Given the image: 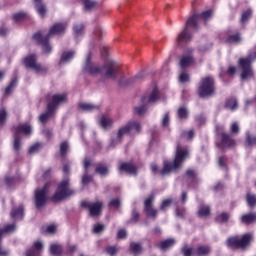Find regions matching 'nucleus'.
Here are the masks:
<instances>
[{
  "label": "nucleus",
  "mask_w": 256,
  "mask_h": 256,
  "mask_svg": "<svg viewBox=\"0 0 256 256\" xmlns=\"http://www.w3.org/2000/svg\"><path fill=\"white\" fill-rule=\"evenodd\" d=\"M213 17V10H206L200 14H194L188 18L185 23L183 30L178 34L176 38V44L178 47L181 45H185V43H190L193 39V33L191 29L194 31H199V19H203V21H209Z\"/></svg>",
  "instance_id": "nucleus-1"
},
{
  "label": "nucleus",
  "mask_w": 256,
  "mask_h": 256,
  "mask_svg": "<svg viewBox=\"0 0 256 256\" xmlns=\"http://www.w3.org/2000/svg\"><path fill=\"white\" fill-rule=\"evenodd\" d=\"M187 159H189V150L178 145L173 162L168 160L163 161V168L159 170L161 177H167V175H171V173H175V171L181 169Z\"/></svg>",
  "instance_id": "nucleus-2"
},
{
  "label": "nucleus",
  "mask_w": 256,
  "mask_h": 256,
  "mask_svg": "<svg viewBox=\"0 0 256 256\" xmlns=\"http://www.w3.org/2000/svg\"><path fill=\"white\" fill-rule=\"evenodd\" d=\"M67 29V23H56L54 24L47 35L42 36L41 32H37L33 35L34 41H37L38 45H41L43 53H51L52 47L49 44V39L53 37V35H63L65 30Z\"/></svg>",
  "instance_id": "nucleus-3"
},
{
  "label": "nucleus",
  "mask_w": 256,
  "mask_h": 256,
  "mask_svg": "<svg viewBox=\"0 0 256 256\" xmlns=\"http://www.w3.org/2000/svg\"><path fill=\"white\" fill-rule=\"evenodd\" d=\"M73 195H75V190L69 189V178H65L58 184L57 190L51 197V200L53 203H59V201H63L64 199H67V197Z\"/></svg>",
  "instance_id": "nucleus-4"
},
{
  "label": "nucleus",
  "mask_w": 256,
  "mask_h": 256,
  "mask_svg": "<svg viewBox=\"0 0 256 256\" xmlns=\"http://www.w3.org/2000/svg\"><path fill=\"white\" fill-rule=\"evenodd\" d=\"M24 65L27 69L35 71L37 75H45L49 68L37 63V55L30 54L24 58Z\"/></svg>",
  "instance_id": "nucleus-5"
},
{
  "label": "nucleus",
  "mask_w": 256,
  "mask_h": 256,
  "mask_svg": "<svg viewBox=\"0 0 256 256\" xmlns=\"http://www.w3.org/2000/svg\"><path fill=\"white\" fill-rule=\"evenodd\" d=\"M214 83L215 80L211 76L203 78L198 88L199 97H212V95L215 93Z\"/></svg>",
  "instance_id": "nucleus-6"
},
{
  "label": "nucleus",
  "mask_w": 256,
  "mask_h": 256,
  "mask_svg": "<svg viewBox=\"0 0 256 256\" xmlns=\"http://www.w3.org/2000/svg\"><path fill=\"white\" fill-rule=\"evenodd\" d=\"M101 75L106 79H117L119 75V63L115 60H108L101 67Z\"/></svg>",
  "instance_id": "nucleus-7"
},
{
  "label": "nucleus",
  "mask_w": 256,
  "mask_h": 256,
  "mask_svg": "<svg viewBox=\"0 0 256 256\" xmlns=\"http://www.w3.org/2000/svg\"><path fill=\"white\" fill-rule=\"evenodd\" d=\"M49 187H51V183H46L42 188H38L35 190L34 201L36 209H41L47 205V195L49 194Z\"/></svg>",
  "instance_id": "nucleus-8"
},
{
  "label": "nucleus",
  "mask_w": 256,
  "mask_h": 256,
  "mask_svg": "<svg viewBox=\"0 0 256 256\" xmlns=\"http://www.w3.org/2000/svg\"><path fill=\"white\" fill-rule=\"evenodd\" d=\"M251 239H253L251 234H244L240 239L237 237L228 238L226 243L231 249H245L251 245Z\"/></svg>",
  "instance_id": "nucleus-9"
},
{
  "label": "nucleus",
  "mask_w": 256,
  "mask_h": 256,
  "mask_svg": "<svg viewBox=\"0 0 256 256\" xmlns=\"http://www.w3.org/2000/svg\"><path fill=\"white\" fill-rule=\"evenodd\" d=\"M81 207H83V209H89L91 217H99L103 209V202L98 201L95 203H91L88 201H83L81 203Z\"/></svg>",
  "instance_id": "nucleus-10"
},
{
  "label": "nucleus",
  "mask_w": 256,
  "mask_h": 256,
  "mask_svg": "<svg viewBox=\"0 0 256 256\" xmlns=\"http://www.w3.org/2000/svg\"><path fill=\"white\" fill-rule=\"evenodd\" d=\"M83 73H87L93 77H95V75H101V67L91 62V54H88L86 58L85 65L83 67Z\"/></svg>",
  "instance_id": "nucleus-11"
},
{
  "label": "nucleus",
  "mask_w": 256,
  "mask_h": 256,
  "mask_svg": "<svg viewBox=\"0 0 256 256\" xmlns=\"http://www.w3.org/2000/svg\"><path fill=\"white\" fill-rule=\"evenodd\" d=\"M161 99V96L159 94V89L156 87L152 89V91L149 94H145L141 98V103L144 105H155Z\"/></svg>",
  "instance_id": "nucleus-12"
},
{
  "label": "nucleus",
  "mask_w": 256,
  "mask_h": 256,
  "mask_svg": "<svg viewBox=\"0 0 256 256\" xmlns=\"http://www.w3.org/2000/svg\"><path fill=\"white\" fill-rule=\"evenodd\" d=\"M153 201H155V196L150 195L144 201V211L148 215V217H152L153 219H156L157 213H159V211L157 209L153 208Z\"/></svg>",
  "instance_id": "nucleus-13"
},
{
  "label": "nucleus",
  "mask_w": 256,
  "mask_h": 256,
  "mask_svg": "<svg viewBox=\"0 0 256 256\" xmlns=\"http://www.w3.org/2000/svg\"><path fill=\"white\" fill-rule=\"evenodd\" d=\"M67 101V96L65 94H54L52 96V101L48 103L47 107H49L50 110H53L54 113L57 111V107L59 105L65 103Z\"/></svg>",
  "instance_id": "nucleus-14"
},
{
  "label": "nucleus",
  "mask_w": 256,
  "mask_h": 256,
  "mask_svg": "<svg viewBox=\"0 0 256 256\" xmlns=\"http://www.w3.org/2000/svg\"><path fill=\"white\" fill-rule=\"evenodd\" d=\"M22 135H26L29 137L31 133H33V127L29 123H22L19 124L17 127H14V135H19L21 137Z\"/></svg>",
  "instance_id": "nucleus-15"
},
{
  "label": "nucleus",
  "mask_w": 256,
  "mask_h": 256,
  "mask_svg": "<svg viewBox=\"0 0 256 256\" xmlns=\"http://www.w3.org/2000/svg\"><path fill=\"white\" fill-rule=\"evenodd\" d=\"M221 138V142L217 143V147H219V149H229V147H233V145H235V140L231 138V135L222 132Z\"/></svg>",
  "instance_id": "nucleus-16"
},
{
  "label": "nucleus",
  "mask_w": 256,
  "mask_h": 256,
  "mask_svg": "<svg viewBox=\"0 0 256 256\" xmlns=\"http://www.w3.org/2000/svg\"><path fill=\"white\" fill-rule=\"evenodd\" d=\"M89 167H91V159H84V174L82 176V185H89L93 181V176L89 175Z\"/></svg>",
  "instance_id": "nucleus-17"
},
{
  "label": "nucleus",
  "mask_w": 256,
  "mask_h": 256,
  "mask_svg": "<svg viewBox=\"0 0 256 256\" xmlns=\"http://www.w3.org/2000/svg\"><path fill=\"white\" fill-rule=\"evenodd\" d=\"M78 107L85 113H93V111H99V105H95L89 102H81L78 104Z\"/></svg>",
  "instance_id": "nucleus-18"
},
{
  "label": "nucleus",
  "mask_w": 256,
  "mask_h": 256,
  "mask_svg": "<svg viewBox=\"0 0 256 256\" xmlns=\"http://www.w3.org/2000/svg\"><path fill=\"white\" fill-rule=\"evenodd\" d=\"M119 171H124L128 175H137V168L135 166H133V164H131L129 162H123L119 166Z\"/></svg>",
  "instance_id": "nucleus-19"
},
{
  "label": "nucleus",
  "mask_w": 256,
  "mask_h": 256,
  "mask_svg": "<svg viewBox=\"0 0 256 256\" xmlns=\"http://www.w3.org/2000/svg\"><path fill=\"white\" fill-rule=\"evenodd\" d=\"M195 62V58H193L191 55H185L182 56L179 62V66L181 67L182 71H185L187 67H191L193 63Z\"/></svg>",
  "instance_id": "nucleus-20"
},
{
  "label": "nucleus",
  "mask_w": 256,
  "mask_h": 256,
  "mask_svg": "<svg viewBox=\"0 0 256 256\" xmlns=\"http://www.w3.org/2000/svg\"><path fill=\"white\" fill-rule=\"evenodd\" d=\"M75 51H64L60 57L59 65H67L75 57Z\"/></svg>",
  "instance_id": "nucleus-21"
},
{
  "label": "nucleus",
  "mask_w": 256,
  "mask_h": 256,
  "mask_svg": "<svg viewBox=\"0 0 256 256\" xmlns=\"http://www.w3.org/2000/svg\"><path fill=\"white\" fill-rule=\"evenodd\" d=\"M82 4L84 6V11L87 13H91V11H95L97 7H99V3H97L95 0H81Z\"/></svg>",
  "instance_id": "nucleus-22"
},
{
  "label": "nucleus",
  "mask_w": 256,
  "mask_h": 256,
  "mask_svg": "<svg viewBox=\"0 0 256 256\" xmlns=\"http://www.w3.org/2000/svg\"><path fill=\"white\" fill-rule=\"evenodd\" d=\"M41 251H43V243L37 241L34 243L33 248L27 250L26 256H37L39 253H41Z\"/></svg>",
  "instance_id": "nucleus-23"
},
{
  "label": "nucleus",
  "mask_w": 256,
  "mask_h": 256,
  "mask_svg": "<svg viewBox=\"0 0 256 256\" xmlns=\"http://www.w3.org/2000/svg\"><path fill=\"white\" fill-rule=\"evenodd\" d=\"M25 208L21 205L18 208H13L11 211V218L15 221H21L23 219Z\"/></svg>",
  "instance_id": "nucleus-24"
},
{
  "label": "nucleus",
  "mask_w": 256,
  "mask_h": 256,
  "mask_svg": "<svg viewBox=\"0 0 256 256\" xmlns=\"http://www.w3.org/2000/svg\"><path fill=\"white\" fill-rule=\"evenodd\" d=\"M114 120L107 116H102L99 120V125L102 129L109 130L113 127Z\"/></svg>",
  "instance_id": "nucleus-25"
},
{
  "label": "nucleus",
  "mask_w": 256,
  "mask_h": 256,
  "mask_svg": "<svg viewBox=\"0 0 256 256\" xmlns=\"http://www.w3.org/2000/svg\"><path fill=\"white\" fill-rule=\"evenodd\" d=\"M256 221V212L255 213H248L241 216V223L244 225H251Z\"/></svg>",
  "instance_id": "nucleus-26"
},
{
  "label": "nucleus",
  "mask_w": 256,
  "mask_h": 256,
  "mask_svg": "<svg viewBox=\"0 0 256 256\" xmlns=\"http://www.w3.org/2000/svg\"><path fill=\"white\" fill-rule=\"evenodd\" d=\"M175 243H176L175 239L169 238V239H166V240H163L162 242H160L159 248L162 251H167V250L171 249V247H173L175 245Z\"/></svg>",
  "instance_id": "nucleus-27"
},
{
  "label": "nucleus",
  "mask_w": 256,
  "mask_h": 256,
  "mask_svg": "<svg viewBox=\"0 0 256 256\" xmlns=\"http://www.w3.org/2000/svg\"><path fill=\"white\" fill-rule=\"evenodd\" d=\"M225 109H229L230 111H237L239 105L237 104V98H229L226 100L224 105Z\"/></svg>",
  "instance_id": "nucleus-28"
},
{
  "label": "nucleus",
  "mask_w": 256,
  "mask_h": 256,
  "mask_svg": "<svg viewBox=\"0 0 256 256\" xmlns=\"http://www.w3.org/2000/svg\"><path fill=\"white\" fill-rule=\"evenodd\" d=\"M142 79H145V72H139L135 76L129 78L126 81V85H135V83H139V81H142Z\"/></svg>",
  "instance_id": "nucleus-29"
},
{
  "label": "nucleus",
  "mask_w": 256,
  "mask_h": 256,
  "mask_svg": "<svg viewBox=\"0 0 256 256\" xmlns=\"http://www.w3.org/2000/svg\"><path fill=\"white\" fill-rule=\"evenodd\" d=\"M53 115H55V111L51 110L47 106V111L45 113H43L42 115H40V117H39L40 123H47V121H49V119H51V117H53Z\"/></svg>",
  "instance_id": "nucleus-30"
},
{
  "label": "nucleus",
  "mask_w": 256,
  "mask_h": 256,
  "mask_svg": "<svg viewBox=\"0 0 256 256\" xmlns=\"http://www.w3.org/2000/svg\"><path fill=\"white\" fill-rule=\"evenodd\" d=\"M36 5V11L41 15V17H45V13H47V8L45 5L41 2V0H34Z\"/></svg>",
  "instance_id": "nucleus-31"
},
{
  "label": "nucleus",
  "mask_w": 256,
  "mask_h": 256,
  "mask_svg": "<svg viewBox=\"0 0 256 256\" xmlns=\"http://www.w3.org/2000/svg\"><path fill=\"white\" fill-rule=\"evenodd\" d=\"M209 253H211V247L209 246H198V248L196 249V255L197 256H207L209 255Z\"/></svg>",
  "instance_id": "nucleus-32"
},
{
  "label": "nucleus",
  "mask_w": 256,
  "mask_h": 256,
  "mask_svg": "<svg viewBox=\"0 0 256 256\" xmlns=\"http://www.w3.org/2000/svg\"><path fill=\"white\" fill-rule=\"evenodd\" d=\"M95 171L98 173V175H101V177H107V175H109V168L103 164H99Z\"/></svg>",
  "instance_id": "nucleus-33"
},
{
  "label": "nucleus",
  "mask_w": 256,
  "mask_h": 256,
  "mask_svg": "<svg viewBox=\"0 0 256 256\" xmlns=\"http://www.w3.org/2000/svg\"><path fill=\"white\" fill-rule=\"evenodd\" d=\"M246 202L248 207H256V195L251 192H247L246 194Z\"/></svg>",
  "instance_id": "nucleus-34"
},
{
  "label": "nucleus",
  "mask_w": 256,
  "mask_h": 256,
  "mask_svg": "<svg viewBox=\"0 0 256 256\" xmlns=\"http://www.w3.org/2000/svg\"><path fill=\"white\" fill-rule=\"evenodd\" d=\"M211 213V208L207 205H200L198 209L199 217H207Z\"/></svg>",
  "instance_id": "nucleus-35"
},
{
  "label": "nucleus",
  "mask_w": 256,
  "mask_h": 256,
  "mask_svg": "<svg viewBox=\"0 0 256 256\" xmlns=\"http://www.w3.org/2000/svg\"><path fill=\"white\" fill-rule=\"evenodd\" d=\"M121 143H123V138L121 136H118L116 134L115 137H112L109 143V149H115L116 145H121Z\"/></svg>",
  "instance_id": "nucleus-36"
},
{
  "label": "nucleus",
  "mask_w": 256,
  "mask_h": 256,
  "mask_svg": "<svg viewBox=\"0 0 256 256\" xmlns=\"http://www.w3.org/2000/svg\"><path fill=\"white\" fill-rule=\"evenodd\" d=\"M127 125H130V132L141 133V124L137 121H129Z\"/></svg>",
  "instance_id": "nucleus-37"
},
{
  "label": "nucleus",
  "mask_w": 256,
  "mask_h": 256,
  "mask_svg": "<svg viewBox=\"0 0 256 256\" xmlns=\"http://www.w3.org/2000/svg\"><path fill=\"white\" fill-rule=\"evenodd\" d=\"M128 133H131V126L126 124L118 129V132L116 135H118L123 139V137H125V135H127Z\"/></svg>",
  "instance_id": "nucleus-38"
},
{
  "label": "nucleus",
  "mask_w": 256,
  "mask_h": 256,
  "mask_svg": "<svg viewBox=\"0 0 256 256\" xmlns=\"http://www.w3.org/2000/svg\"><path fill=\"white\" fill-rule=\"evenodd\" d=\"M85 29V25L83 24H75L73 26L74 36L77 38L81 37L83 35V31Z\"/></svg>",
  "instance_id": "nucleus-39"
},
{
  "label": "nucleus",
  "mask_w": 256,
  "mask_h": 256,
  "mask_svg": "<svg viewBox=\"0 0 256 256\" xmlns=\"http://www.w3.org/2000/svg\"><path fill=\"white\" fill-rule=\"evenodd\" d=\"M13 137H14V143H13L14 151H21V147L23 145V143L21 142V136L17 134H13Z\"/></svg>",
  "instance_id": "nucleus-40"
},
{
  "label": "nucleus",
  "mask_w": 256,
  "mask_h": 256,
  "mask_svg": "<svg viewBox=\"0 0 256 256\" xmlns=\"http://www.w3.org/2000/svg\"><path fill=\"white\" fill-rule=\"evenodd\" d=\"M252 16H253V10L250 9V8L247 9L246 11H244V12L242 13V16H241V23H242V24L247 23V21H249Z\"/></svg>",
  "instance_id": "nucleus-41"
},
{
  "label": "nucleus",
  "mask_w": 256,
  "mask_h": 256,
  "mask_svg": "<svg viewBox=\"0 0 256 256\" xmlns=\"http://www.w3.org/2000/svg\"><path fill=\"white\" fill-rule=\"evenodd\" d=\"M68 153H69V144L67 142H62L60 144V156L62 157V159H65Z\"/></svg>",
  "instance_id": "nucleus-42"
},
{
  "label": "nucleus",
  "mask_w": 256,
  "mask_h": 256,
  "mask_svg": "<svg viewBox=\"0 0 256 256\" xmlns=\"http://www.w3.org/2000/svg\"><path fill=\"white\" fill-rule=\"evenodd\" d=\"M61 245L58 244H51L50 245V253L54 256H59L62 253Z\"/></svg>",
  "instance_id": "nucleus-43"
},
{
  "label": "nucleus",
  "mask_w": 256,
  "mask_h": 256,
  "mask_svg": "<svg viewBox=\"0 0 256 256\" xmlns=\"http://www.w3.org/2000/svg\"><path fill=\"white\" fill-rule=\"evenodd\" d=\"M177 115L180 119H187V117H189V110L187 109V107L185 106H181L178 109Z\"/></svg>",
  "instance_id": "nucleus-44"
},
{
  "label": "nucleus",
  "mask_w": 256,
  "mask_h": 256,
  "mask_svg": "<svg viewBox=\"0 0 256 256\" xmlns=\"http://www.w3.org/2000/svg\"><path fill=\"white\" fill-rule=\"evenodd\" d=\"M17 83H18L17 78L16 77L13 78L11 80V82L9 83V85L5 89V95H9L13 91V89H15V87H17Z\"/></svg>",
  "instance_id": "nucleus-45"
},
{
  "label": "nucleus",
  "mask_w": 256,
  "mask_h": 256,
  "mask_svg": "<svg viewBox=\"0 0 256 256\" xmlns=\"http://www.w3.org/2000/svg\"><path fill=\"white\" fill-rule=\"evenodd\" d=\"M181 253H182L184 256H193V255H196V251H195L193 248H191V247H189V246H187V245H185V246H183V247L181 248Z\"/></svg>",
  "instance_id": "nucleus-46"
},
{
  "label": "nucleus",
  "mask_w": 256,
  "mask_h": 256,
  "mask_svg": "<svg viewBox=\"0 0 256 256\" xmlns=\"http://www.w3.org/2000/svg\"><path fill=\"white\" fill-rule=\"evenodd\" d=\"M136 115H139V117H143L145 113H147V104L142 103V105L137 106L135 108Z\"/></svg>",
  "instance_id": "nucleus-47"
},
{
  "label": "nucleus",
  "mask_w": 256,
  "mask_h": 256,
  "mask_svg": "<svg viewBox=\"0 0 256 256\" xmlns=\"http://www.w3.org/2000/svg\"><path fill=\"white\" fill-rule=\"evenodd\" d=\"M246 143L251 147L256 145V136L251 135V132H246Z\"/></svg>",
  "instance_id": "nucleus-48"
},
{
  "label": "nucleus",
  "mask_w": 256,
  "mask_h": 256,
  "mask_svg": "<svg viewBox=\"0 0 256 256\" xmlns=\"http://www.w3.org/2000/svg\"><path fill=\"white\" fill-rule=\"evenodd\" d=\"M169 123H171V117H169V112H166L162 118L161 126L164 129H167V127H169Z\"/></svg>",
  "instance_id": "nucleus-49"
},
{
  "label": "nucleus",
  "mask_w": 256,
  "mask_h": 256,
  "mask_svg": "<svg viewBox=\"0 0 256 256\" xmlns=\"http://www.w3.org/2000/svg\"><path fill=\"white\" fill-rule=\"evenodd\" d=\"M108 207H113L114 209H119L121 207V198H113L108 203Z\"/></svg>",
  "instance_id": "nucleus-50"
},
{
  "label": "nucleus",
  "mask_w": 256,
  "mask_h": 256,
  "mask_svg": "<svg viewBox=\"0 0 256 256\" xmlns=\"http://www.w3.org/2000/svg\"><path fill=\"white\" fill-rule=\"evenodd\" d=\"M181 137H183L184 139H187V141H192L193 137H195V131L194 130L183 131L181 134Z\"/></svg>",
  "instance_id": "nucleus-51"
},
{
  "label": "nucleus",
  "mask_w": 256,
  "mask_h": 256,
  "mask_svg": "<svg viewBox=\"0 0 256 256\" xmlns=\"http://www.w3.org/2000/svg\"><path fill=\"white\" fill-rule=\"evenodd\" d=\"M43 146L41 145V143H36L34 145H32L29 150L28 153L30 155H35V153H39V150L42 148Z\"/></svg>",
  "instance_id": "nucleus-52"
},
{
  "label": "nucleus",
  "mask_w": 256,
  "mask_h": 256,
  "mask_svg": "<svg viewBox=\"0 0 256 256\" xmlns=\"http://www.w3.org/2000/svg\"><path fill=\"white\" fill-rule=\"evenodd\" d=\"M227 42L228 43H241V35L239 34H233V35H230L228 38H227Z\"/></svg>",
  "instance_id": "nucleus-53"
},
{
  "label": "nucleus",
  "mask_w": 256,
  "mask_h": 256,
  "mask_svg": "<svg viewBox=\"0 0 256 256\" xmlns=\"http://www.w3.org/2000/svg\"><path fill=\"white\" fill-rule=\"evenodd\" d=\"M229 217V213L223 212L216 217V221H219L220 223H227L229 221Z\"/></svg>",
  "instance_id": "nucleus-54"
},
{
  "label": "nucleus",
  "mask_w": 256,
  "mask_h": 256,
  "mask_svg": "<svg viewBox=\"0 0 256 256\" xmlns=\"http://www.w3.org/2000/svg\"><path fill=\"white\" fill-rule=\"evenodd\" d=\"M130 248L132 249V251H133V253L135 255H138V253H141V250H142L141 244L140 243H136V242H132L130 244Z\"/></svg>",
  "instance_id": "nucleus-55"
},
{
  "label": "nucleus",
  "mask_w": 256,
  "mask_h": 256,
  "mask_svg": "<svg viewBox=\"0 0 256 256\" xmlns=\"http://www.w3.org/2000/svg\"><path fill=\"white\" fill-rule=\"evenodd\" d=\"M7 110L1 109L0 110V126L5 125V122L7 121Z\"/></svg>",
  "instance_id": "nucleus-56"
},
{
  "label": "nucleus",
  "mask_w": 256,
  "mask_h": 256,
  "mask_svg": "<svg viewBox=\"0 0 256 256\" xmlns=\"http://www.w3.org/2000/svg\"><path fill=\"white\" fill-rule=\"evenodd\" d=\"M171 203H173L172 199L163 200L160 205V211H167V208L170 207Z\"/></svg>",
  "instance_id": "nucleus-57"
},
{
  "label": "nucleus",
  "mask_w": 256,
  "mask_h": 256,
  "mask_svg": "<svg viewBox=\"0 0 256 256\" xmlns=\"http://www.w3.org/2000/svg\"><path fill=\"white\" fill-rule=\"evenodd\" d=\"M105 231V225L104 224H95L93 228V233H96L98 235L99 233H103Z\"/></svg>",
  "instance_id": "nucleus-58"
},
{
  "label": "nucleus",
  "mask_w": 256,
  "mask_h": 256,
  "mask_svg": "<svg viewBox=\"0 0 256 256\" xmlns=\"http://www.w3.org/2000/svg\"><path fill=\"white\" fill-rule=\"evenodd\" d=\"M25 17H27V13H25V12H18L13 15L14 21H17V22L23 21V19H25Z\"/></svg>",
  "instance_id": "nucleus-59"
},
{
  "label": "nucleus",
  "mask_w": 256,
  "mask_h": 256,
  "mask_svg": "<svg viewBox=\"0 0 256 256\" xmlns=\"http://www.w3.org/2000/svg\"><path fill=\"white\" fill-rule=\"evenodd\" d=\"M106 253L110 256L117 255V248L115 246L106 247Z\"/></svg>",
  "instance_id": "nucleus-60"
},
{
  "label": "nucleus",
  "mask_w": 256,
  "mask_h": 256,
  "mask_svg": "<svg viewBox=\"0 0 256 256\" xmlns=\"http://www.w3.org/2000/svg\"><path fill=\"white\" fill-rule=\"evenodd\" d=\"M230 131L233 133V135H237L239 133V124L237 122H234L230 126Z\"/></svg>",
  "instance_id": "nucleus-61"
},
{
  "label": "nucleus",
  "mask_w": 256,
  "mask_h": 256,
  "mask_svg": "<svg viewBox=\"0 0 256 256\" xmlns=\"http://www.w3.org/2000/svg\"><path fill=\"white\" fill-rule=\"evenodd\" d=\"M130 221L132 223H137L139 221V213L137 212V210H135V209L132 210V216H131Z\"/></svg>",
  "instance_id": "nucleus-62"
},
{
  "label": "nucleus",
  "mask_w": 256,
  "mask_h": 256,
  "mask_svg": "<svg viewBox=\"0 0 256 256\" xmlns=\"http://www.w3.org/2000/svg\"><path fill=\"white\" fill-rule=\"evenodd\" d=\"M180 83H188L189 81V74L182 72L179 76Z\"/></svg>",
  "instance_id": "nucleus-63"
},
{
  "label": "nucleus",
  "mask_w": 256,
  "mask_h": 256,
  "mask_svg": "<svg viewBox=\"0 0 256 256\" xmlns=\"http://www.w3.org/2000/svg\"><path fill=\"white\" fill-rule=\"evenodd\" d=\"M196 123H199V125H205V122L207 121V118L203 114L196 116Z\"/></svg>",
  "instance_id": "nucleus-64"
}]
</instances>
